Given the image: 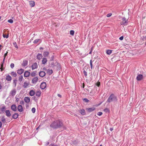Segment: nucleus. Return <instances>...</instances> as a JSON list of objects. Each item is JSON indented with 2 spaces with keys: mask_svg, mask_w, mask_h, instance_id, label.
Listing matches in <instances>:
<instances>
[{
  "mask_svg": "<svg viewBox=\"0 0 146 146\" xmlns=\"http://www.w3.org/2000/svg\"><path fill=\"white\" fill-rule=\"evenodd\" d=\"M24 100L27 103H29L30 101V98L28 97H25L24 98Z\"/></svg>",
  "mask_w": 146,
  "mask_h": 146,
  "instance_id": "obj_11",
  "label": "nucleus"
},
{
  "mask_svg": "<svg viewBox=\"0 0 146 146\" xmlns=\"http://www.w3.org/2000/svg\"><path fill=\"white\" fill-rule=\"evenodd\" d=\"M5 113L6 115L8 117H10L11 115V114L9 110H6L5 111Z\"/></svg>",
  "mask_w": 146,
  "mask_h": 146,
  "instance_id": "obj_23",
  "label": "nucleus"
},
{
  "mask_svg": "<svg viewBox=\"0 0 146 146\" xmlns=\"http://www.w3.org/2000/svg\"><path fill=\"white\" fill-rule=\"evenodd\" d=\"M38 42H41V40L40 39H36L34 40L33 41V43L34 44H37Z\"/></svg>",
  "mask_w": 146,
  "mask_h": 146,
  "instance_id": "obj_30",
  "label": "nucleus"
},
{
  "mask_svg": "<svg viewBox=\"0 0 146 146\" xmlns=\"http://www.w3.org/2000/svg\"><path fill=\"white\" fill-rule=\"evenodd\" d=\"M55 64L56 66H57V69L58 70H60L61 68V66H60V64L57 62H56L55 63Z\"/></svg>",
  "mask_w": 146,
  "mask_h": 146,
  "instance_id": "obj_24",
  "label": "nucleus"
},
{
  "mask_svg": "<svg viewBox=\"0 0 146 146\" xmlns=\"http://www.w3.org/2000/svg\"><path fill=\"white\" fill-rule=\"evenodd\" d=\"M84 100L86 102H87L89 101V100L87 98H84Z\"/></svg>",
  "mask_w": 146,
  "mask_h": 146,
  "instance_id": "obj_49",
  "label": "nucleus"
},
{
  "mask_svg": "<svg viewBox=\"0 0 146 146\" xmlns=\"http://www.w3.org/2000/svg\"><path fill=\"white\" fill-rule=\"evenodd\" d=\"M24 70L23 68L19 69L17 70V73L19 74H21L24 72Z\"/></svg>",
  "mask_w": 146,
  "mask_h": 146,
  "instance_id": "obj_9",
  "label": "nucleus"
},
{
  "mask_svg": "<svg viewBox=\"0 0 146 146\" xmlns=\"http://www.w3.org/2000/svg\"><path fill=\"white\" fill-rule=\"evenodd\" d=\"M2 46V45L0 44V48Z\"/></svg>",
  "mask_w": 146,
  "mask_h": 146,
  "instance_id": "obj_63",
  "label": "nucleus"
},
{
  "mask_svg": "<svg viewBox=\"0 0 146 146\" xmlns=\"http://www.w3.org/2000/svg\"><path fill=\"white\" fill-rule=\"evenodd\" d=\"M5 107L3 106L2 108H0V113H2L5 110Z\"/></svg>",
  "mask_w": 146,
  "mask_h": 146,
  "instance_id": "obj_19",
  "label": "nucleus"
},
{
  "mask_svg": "<svg viewBox=\"0 0 146 146\" xmlns=\"http://www.w3.org/2000/svg\"><path fill=\"white\" fill-rule=\"evenodd\" d=\"M18 114L17 113H15L12 116V118L16 119L18 118Z\"/></svg>",
  "mask_w": 146,
  "mask_h": 146,
  "instance_id": "obj_27",
  "label": "nucleus"
},
{
  "mask_svg": "<svg viewBox=\"0 0 146 146\" xmlns=\"http://www.w3.org/2000/svg\"><path fill=\"white\" fill-rule=\"evenodd\" d=\"M29 85V83L27 82H25L24 83L23 85V87L25 88H27V86Z\"/></svg>",
  "mask_w": 146,
  "mask_h": 146,
  "instance_id": "obj_28",
  "label": "nucleus"
},
{
  "mask_svg": "<svg viewBox=\"0 0 146 146\" xmlns=\"http://www.w3.org/2000/svg\"><path fill=\"white\" fill-rule=\"evenodd\" d=\"M112 50H107L106 53L110 55L112 53Z\"/></svg>",
  "mask_w": 146,
  "mask_h": 146,
  "instance_id": "obj_34",
  "label": "nucleus"
},
{
  "mask_svg": "<svg viewBox=\"0 0 146 146\" xmlns=\"http://www.w3.org/2000/svg\"><path fill=\"white\" fill-rule=\"evenodd\" d=\"M18 110L20 112H22L23 111L22 106L21 105H19L18 107Z\"/></svg>",
  "mask_w": 146,
  "mask_h": 146,
  "instance_id": "obj_16",
  "label": "nucleus"
},
{
  "mask_svg": "<svg viewBox=\"0 0 146 146\" xmlns=\"http://www.w3.org/2000/svg\"><path fill=\"white\" fill-rule=\"evenodd\" d=\"M86 110L88 112H91L94 111L95 110V108L94 107L88 108L86 109Z\"/></svg>",
  "mask_w": 146,
  "mask_h": 146,
  "instance_id": "obj_13",
  "label": "nucleus"
},
{
  "mask_svg": "<svg viewBox=\"0 0 146 146\" xmlns=\"http://www.w3.org/2000/svg\"><path fill=\"white\" fill-rule=\"evenodd\" d=\"M3 64L2 63L1 64V67L2 68L1 69V71H2L4 69H3Z\"/></svg>",
  "mask_w": 146,
  "mask_h": 146,
  "instance_id": "obj_53",
  "label": "nucleus"
},
{
  "mask_svg": "<svg viewBox=\"0 0 146 146\" xmlns=\"http://www.w3.org/2000/svg\"><path fill=\"white\" fill-rule=\"evenodd\" d=\"M10 74L13 77H16L17 76V74L16 72H11Z\"/></svg>",
  "mask_w": 146,
  "mask_h": 146,
  "instance_id": "obj_32",
  "label": "nucleus"
},
{
  "mask_svg": "<svg viewBox=\"0 0 146 146\" xmlns=\"http://www.w3.org/2000/svg\"><path fill=\"white\" fill-rule=\"evenodd\" d=\"M16 91L15 89H14L11 91L10 93V95L13 96L16 94Z\"/></svg>",
  "mask_w": 146,
  "mask_h": 146,
  "instance_id": "obj_7",
  "label": "nucleus"
},
{
  "mask_svg": "<svg viewBox=\"0 0 146 146\" xmlns=\"http://www.w3.org/2000/svg\"><path fill=\"white\" fill-rule=\"evenodd\" d=\"M13 44L15 46V47H16V48H18V47L17 46V43L16 42H15V43H13Z\"/></svg>",
  "mask_w": 146,
  "mask_h": 146,
  "instance_id": "obj_52",
  "label": "nucleus"
},
{
  "mask_svg": "<svg viewBox=\"0 0 146 146\" xmlns=\"http://www.w3.org/2000/svg\"><path fill=\"white\" fill-rule=\"evenodd\" d=\"M80 112L82 115H84L86 114V112L84 109L80 110Z\"/></svg>",
  "mask_w": 146,
  "mask_h": 146,
  "instance_id": "obj_21",
  "label": "nucleus"
},
{
  "mask_svg": "<svg viewBox=\"0 0 146 146\" xmlns=\"http://www.w3.org/2000/svg\"><path fill=\"white\" fill-rule=\"evenodd\" d=\"M48 146H58V145H54L52 144H50Z\"/></svg>",
  "mask_w": 146,
  "mask_h": 146,
  "instance_id": "obj_51",
  "label": "nucleus"
},
{
  "mask_svg": "<svg viewBox=\"0 0 146 146\" xmlns=\"http://www.w3.org/2000/svg\"><path fill=\"white\" fill-rule=\"evenodd\" d=\"M57 95L60 98H61V97H62L61 95L59 94H58Z\"/></svg>",
  "mask_w": 146,
  "mask_h": 146,
  "instance_id": "obj_55",
  "label": "nucleus"
},
{
  "mask_svg": "<svg viewBox=\"0 0 146 146\" xmlns=\"http://www.w3.org/2000/svg\"><path fill=\"white\" fill-rule=\"evenodd\" d=\"M21 104H23L24 103V101L23 100L21 101Z\"/></svg>",
  "mask_w": 146,
  "mask_h": 146,
  "instance_id": "obj_60",
  "label": "nucleus"
},
{
  "mask_svg": "<svg viewBox=\"0 0 146 146\" xmlns=\"http://www.w3.org/2000/svg\"><path fill=\"white\" fill-rule=\"evenodd\" d=\"M128 23V19H127L125 17H123L122 18V21L121 22V25H127Z\"/></svg>",
  "mask_w": 146,
  "mask_h": 146,
  "instance_id": "obj_3",
  "label": "nucleus"
},
{
  "mask_svg": "<svg viewBox=\"0 0 146 146\" xmlns=\"http://www.w3.org/2000/svg\"><path fill=\"white\" fill-rule=\"evenodd\" d=\"M2 88V86L1 85V83L0 82V90Z\"/></svg>",
  "mask_w": 146,
  "mask_h": 146,
  "instance_id": "obj_57",
  "label": "nucleus"
},
{
  "mask_svg": "<svg viewBox=\"0 0 146 146\" xmlns=\"http://www.w3.org/2000/svg\"><path fill=\"white\" fill-rule=\"evenodd\" d=\"M1 120L4 123L6 122L4 116H1L0 117Z\"/></svg>",
  "mask_w": 146,
  "mask_h": 146,
  "instance_id": "obj_20",
  "label": "nucleus"
},
{
  "mask_svg": "<svg viewBox=\"0 0 146 146\" xmlns=\"http://www.w3.org/2000/svg\"><path fill=\"white\" fill-rule=\"evenodd\" d=\"M117 97L114 94H111L109 97L106 101L108 103L114 104L117 101Z\"/></svg>",
  "mask_w": 146,
  "mask_h": 146,
  "instance_id": "obj_1",
  "label": "nucleus"
},
{
  "mask_svg": "<svg viewBox=\"0 0 146 146\" xmlns=\"http://www.w3.org/2000/svg\"><path fill=\"white\" fill-rule=\"evenodd\" d=\"M9 23H12L13 22V21L12 19H10L9 20H8L7 21Z\"/></svg>",
  "mask_w": 146,
  "mask_h": 146,
  "instance_id": "obj_40",
  "label": "nucleus"
},
{
  "mask_svg": "<svg viewBox=\"0 0 146 146\" xmlns=\"http://www.w3.org/2000/svg\"><path fill=\"white\" fill-rule=\"evenodd\" d=\"M113 128L111 127L110 128V130L111 131H112L113 130Z\"/></svg>",
  "mask_w": 146,
  "mask_h": 146,
  "instance_id": "obj_58",
  "label": "nucleus"
},
{
  "mask_svg": "<svg viewBox=\"0 0 146 146\" xmlns=\"http://www.w3.org/2000/svg\"><path fill=\"white\" fill-rule=\"evenodd\" d=\"M30 74V72L28 71H25L24 73V76L25 77H29Z\"/></svg>",
  "mask_w": 146,
  "mask_h": 146,
  "instance_id": "obj_10",
  "label": "nucleus"
},
{
  "mask_svg": "<svg viewBox=\"0 0 146 146\" xmlns=\"http://www.w3.org/2000/svg\"><path fill=\"white\" fill-rule=\"evenodd\" d=\"M32 70H33L35 69H36L38 67V65L36 62H35L33 63L31 66Z\"/></svg>",
  "mask_w": 146,
  "mask_h": 146,
  "instance_id": "obj_4",
  "label": "nucleus"
},
{
  "mask_svg": "<svg viewBox=\"0 0 146 146\" xmlns=\"http://www.w3.org/2000/svg\"><path fill=\"white\" fill-rule=\"evenodd\" d=\"M58 125H59V127L63 126V124L62 122L59 120V122L58 123Z\"/></svg>",
  "mask_w": 146,
  "mask_h": 146,
  "instance_id": "obj_35",
  "label": "nucleus"
},
{
  "mask_svg": "<svg viewBox=\"0 0 146 146\" xmlns=\"http://www.w3.org/2000/svg\"><path fill=\"white\" fill-rule=\"evenodd\" d=\"M14 66V64L13 63H11L10 65V67L12 68H13Z\"/></svg>",
  "mask_w": 146,
  "mask_h": 146,
  "instance_id": "obj_45",
  "label": "nucleus"
},
{
  "mask_svg": "<svg viewBox=\"0 0 146 146\" xmlns=\"http://www.w3.org/2000/svg\"><path fill=\"white\" fill-rule=\"evenodd\" d=\"M92 48H93L92 47V48H91V50L90 51V52H89V54H90L92 53Z\"/></svg>",
  "mask_w": 146,
  "mask_h": 146,
  "instance_id": "obj_56",
  "label": "nucleus"
},
{
  "mask_svg": "<svg viewBox=\"0 0 146 146\" xmlns=\"http://www.w3.org/2000/svg\"><path fill=\"white\" fill-rule=\"evenodd\" d=\"M30 5L32 7H34L35 5V3L33 1H30Z\"/></svg>",
  "mask_w": 146,
  "mask_h": 146,
  "instance_id": "obj_25",
  "label": "nucleus"
},
{
  "mask_svg": "<svg viewBox=\"0 0 146 146\" xmlns=\"http://www.w3.org/2000/svg\"><path fill=\"white\" fill-rule=\"evenodd\" d=\"M6 79L8 81H10L12 79V77L10 75H7L6 76Z\"/></svg>",
  "mask_w": 146,
  "mask_h": 146,
  "instance_id": "obj_14",
  "label": "nucleus"
},
{
  "mask_svg": "<svg viewBox=\"0 0 146 146\" xmlns=\"http://www.w3.org/2000/svg\"><path fill=\"white\" fill-rule=\"evenodd\" d=\"M23 80V76L22 75H20L19 77V80L20 82H21Z\"/></svg>",
  "mask_w": 146,
  "mask_h": 146,
  "instance_id": "obj_29",
  "label": "nucleus"
},
{
  "mask_svg": "<svg viewBox=\"0 0 146 146\" xmlns=\"http://www.w3.org/2000/svg\"><path fill=\"white\" fill-rule=\"evenodd\" d=\"M7 53H8V52H6L5 54L4 55V60L5 59V57L7 56Z\"/></svg>",
  "mask_w": 146,
  "mask_h": 146,
  "instance_id": "obj_50",
  "label": "nucleus"
},
{
  "mask_svg": "<svg viewBox=\"0 0 146 146\" xmlns=\"http://www.w3.org/2000/svg\"><path fill=\"white\" fill-rule=\"evenodd\" d=\"M46 70V68H45V67L43 68V70L45 71V70Z\"/></svg>",
  "mask_w": 146,
  "mask_h": 146,
  "instance_id": "obj_61",
  "label": "nucleus"
},
{
  "mask_svg": "<svg viewBox=\"0 0 146 146\" xmlns=\"http://www.w3.org/2000/svg\"><path fill=\"white\" fill-rule=\"evenodd\" d=\"M47 61V59L45 58H43L42 60V64H45Z\"/></svg>",
  "mask_w": 146,
  "mask_h": 146,
  "instance_id": "obj_31",
  "label": "nucleus"
},
{
  "mask_svg": "<svg viewBox=\"0 0 146 146\" xmlns=\"http://www.w3.org/2000/svg\"><path fill=\"white\" fill-rule=\"evenodd\" d=\"M104 111L106 112H108L109 110L108 108H106L104 110Z\"/></svg>",
  "mask_w": 146,
  "mask_h": 146,
  "instance_id": "obj_42",
  "label": "nucleus"
},
{
  "mask_svg": "<svg viewBox=\"0 0 146 146\" xmlns=\"http://www.w3.org/2000/svg\"><path fill=\"white\" fill-rule=\"evenodd\" d=\"M111 15H112V14H111V13H109L107 15V17H110V16H111Z\"/></svg>",
  "mask_w": 146,
  "mask_h": 146,
  "instance_id": "obj_48",
  "label": "nucleus"
},
{
  "mask_svg": "<svg viewBox=\"0 0 146 146\" xmlns=\"http://www.w3.org/2000/svg\"><path fill=\"white\" fill-rule=\"evenodd\" d=\"M70 34L72 35H73L74 34V31L73 30H71L70 31Z\"/></svg>",
  "mask_w": 146,
  "mask_h": 146,
  "instance_id": "obj_41",
  "label": "nucleus"
},
{
  "mask_svg": "<svg viewBox=\"0 0 146 146\" xmlns=\"http://www.w3.org/2000/svg\"><path fill=\"white\" fill-rule=\"evenodd\" d=\"M3 37L4 38H7L9 37V35L8 34L6 35L4 34H3Z\"/></svg>",
  "mask_w": 146,
  "mask_h": 146,
  "instance_id": "obj_39",
  "label": "nucleus"
},
{
  "mask_svg": "<svg viewBox=\"0 0 146 146\" xmlns=\"http://www.w3.org/2000/svg\"><path fill=\"white\" fill-rule=\"evenodd\" d=\"M99 146H102V145H100Z\"/></svg>",
  "mask_w": 146,
  "mask_h": 146,
  "instance_id": "obj_64",
  "label": "nucleus"
},
{
  "mask_svg": "<svg viewBox=\"0 0 146 146\" xmlns=\"http://www.w3.org/2000/svg\"><path fill=\"white\" fill-rule=\"evenodd\" d=\"M36 73L35 72H33L31 74V75L32 76H34L35 75Z\"/></svg>",
  "mask_w": 146,
  "mask_h": 146,
  "instance_id": "obj_38",
  "label": "nucleus"
},
{
  "mask_svg": "<svg viewBox=\"0 0 146 146\" xmlns=\"http://www.w3.org/2000/svg\"><path fill=\"white\" fill-rule=\"evenodd\" d=\"M123 36H121V37H120L119 38V39L121 40H123Z\"/></svg>",
  "mask_w": 146,
  "mask_h": 146,
  "instance_id": "obj_54",
  "label": "nucleus"
},
{
  "mask_svg": "<svg viewBox=\"0 0 146 146\" xmlns=\"http://www.w3.org/2000/svg\"><path fill=\"white\" fill-rule=\"evenodd\" d=\"M46 84L45 82L42 83L40 85V88L42 89H44L46 87Z\"/></svg>",
  "mask_w": 146,
  "mask_h": 146,
  "instance_id": "obj_5",
  "label": "nucleus"
},
{
  "mask_svg": "<svg viewBox=\"0 0 146 146\" xmlns=\"http://www.w3.org/2000/svg\"><path fill=\"white\" fill-rule=\"evenodd\" d=\"M2 126V123L0 121V127H1Z\"/></svg>",
  "mask_w": 146,
  "mask_h": 146,
  "instance_id": "obj_62",
  "label": "nucleus"
},
{
  "mask_svg": "<svg viewBox=\"0 0 146 146\" xmlns=\"http://www.w3.org/2000/svg\"><path fill=\"white\" fill-rule=\"evenodd\" d=\"M11 109L15 111L17 110V107L16 106V105L15 104L11 106Z\"/></svg>",
  "mask_w": 146,
  "mask_h": 146,
  "instance_id": "obj_15",
  "label": "nucleus"
},
{
  "mask_svg": "<svg viewBox=\"0 0 146 146\" xmlns=\"http://www.w3.org/2000/svg\"><path fill=\"white\" fill-rule=\"evenodd\" d=\"M53 72V71L52 70H48L47 71V72L48 73L49 75H51Z\"/></svg>",
  "mask_w": 146,
  "mask_h": 146,
  "instance_id": "obj_33",
  "label": "nucleus"
},
{
  "mask_svg": "<svg viewBox=\"0 0 146 146\" xmlns=\"http://www.w3.org/2000/svg\"><path fill=\"white\" fill-rule=\"evenodd\" d=\"M17 80L16 79H15L13 80V83L15 84V86H16L17 84Z\"/></svg>",
  "mask_w": 146,
  "mask_h": 146,
  "instance_id": "obj_37",
  "label": "nucleus"
},
{
  "mask_svg": "<svg viewBox=\"0 0 146 146\" xmlns=\"http://www.w3.org/2000/svg\"><path fill=\"white\" fill-rule=\"evenodd\" d=\"M83 73L85 76H87V72L85 70L84 71Z\"/></svg>",
  "mask_w": 146,
  "mask_h": 146,
  "instance_id": "obj_47",
  "label": "nucleus"
},
{
  "mask_svg": "<svg viewBox=\"0 0 146 146\" xmlns=\"http://www.w3.org/2000/svg\"><path fill=\"white\" fill-rule=\"evenodd\" d=\"M38 80V78L37 77L34 78L32 80V82L33 83H36Z\"/></svg>",
  "mask_w": 146,
  "mask_h": 146,
  "instance_id": "obj_17",
  "label": "nucleus"
},
{
  "mask_svg": "<svg viewBox=\"0 0 146 146\" xmlns=\"http://www.w3.org/2000/svg\"><path fill=\"white\" fill-rule=\"evenodd\" d=\"M28 61L26 60H23V63L22 64V65L24 67L26 66L28 64Z\"/></svg>",
  "mask_w": 146,
  "mask_h": 146,
  "instance_id": "obj_12",
  "label": "nucleus"
},
{
  "mask_svg": "<svg viewBox=\"0 0 146 146\" xmlns=\"http://www.w3.org/2000/svg\"><path fill=\"white\" fill-rule=\"evenodd\" d=\"M49 54V52H48L46 51L44 52L43 55L44 56H48Z\"/></svg>",
  "mask_w": 146,
  "mask_h": 146,
  "instance_id": "obj_36",
  "label": "nucleus"
},
{
  "mask_svg": "<svg viewBox=\"0 0 146 146\" xmlns=\"http://www.w3.org/2000/svg\"><path fill=\"white\" fill-rule=\"evenodd\" d=\"M39 76L41 77H43L45 76L46 75L45 72L43 71H40V72L39 73Z\"/></svg>",
  "mask_w": 146,
  "mask_h": 146,
  "instance_id": "obj_6",
  "label": "nucleus"
},
{
  "mask_svg": "<svg viewBox=\"0 0 146 146\" xmlns=\"http://www.w3.org/2000/svg\"><path fill=\"white\" fill-rule=\"evenodd\" d=\"M102 114V113L101 112H99L97 113V114L99 116H101V115Z\"/></svg>",
  "mask_w": 146,
  "mask_h": 146,
  "instance_id": "obj_46",
  "label": "nucleus"
},
{
  "mask_svg": "<svg viewBox=\"0 0 146 146\" xmlns=\"http://www.w3.org/2000/svg\"><path fill=\"white\" fill-rule=\"evenodd\" d=\"M41 94V92L40 90H38L36 91V95L38 97H40Z\"/></svg>",
  "mask_w": 146,
  "mask_h": 146,
  "instance_id": "obj_18",
  "label": "nucleus"
},
{
  "mask_svg": "<svg viewBox=\"0 0 146 146\" xmlns=\"http://www.w3.org/2000/svg\"><path fill=\"white\" fill-rule=\"evenodd\" d=\"M59 122V120H56L52 123L50 125L51 127L54 128H57L59 127V125H58V123Z\"/></svg>",
  "mask_w": 146,
  "mask_h": 146,
  "instance_id": "obj_2",
  "label": "nucleus"
},
{
  "mask_svg": "<svg viewBox=\"0 0 146 146\" xmlns=\"http://www.w3.org/2000/svg\"><path fill=\"white\" fill-rule=\"evenodd\" d=\"M42 57V55L41 54H38L36 56V58L39 60H40Z\"/></svg>",
  "mask_w": 146,
  "mask_h": 146,
  "instance_id": "obj_22",
  "label": "nucleus"
},
{
  "mask_svg": "<svg viewBox=\"0 0 146 146\" xmlns=\"http://www.w3.org/2000/svg\"><path fill=\"white\" fill-rule=\"evenodd\" d=\"M90 65L91 66V68L92 69V60H91L90 61Z\"/></svg>",
  "mask_w": 146,
  "mask_h": 146,
  "instance_id": "obj_44",
  "label": "nucleus"
},
{
  "mask_svg": "<svg viewBox=\"0 0 146 146\" xmlns=\"http://www.w3.org/2000/svg\"><path fill=\"white\" fill-rule=\"evenodd\" d=\"M31 111H32V112L33 113H35V108H32V110H31Z\"/></svg>",
  "mask_w": 146,
  "mask_h": 146,
  "instance_id": "obj_43",
  "label": "nucleus"
},
{
  "mask_svg": "<svg viewBox=\"0 0 146 146\" xmlns=\"http://www.w3.org/2000/svg\"><path fill=\"white\" fill-rule=\"evenodd\" d=\"M143 78V76L142 74L138 75L136 79L137 80L140 81Z\"/></svg>",
  "mask_w": 146,
  "mask_h": 146,
  "instance_id": "obj_8",
  "label": "nucleus"
},
{
  "mask_svg": "<svg viewBox=\"0 0 146 146\" xmlns=\"http://www.w3.org/2000/svg\"><path fill=\"white\" fill-rule=\"evenodd\" d=\"M97 85L98 86H99L100 85V83H97Z\"/></svg>",
  "mask_w": 146,
  "mask_h": 146,
  "instance_id": "obj_59",
  "label": "nucleus"
},
{
  "mask_svg": "<svg viewBox=\"0 0 146 146\" xmlns=\"http://www.w3.org/2000/svg\"><path fill=\"white\" fill-rule=\"evenodd\" d=\"M35 94V92L33 90H31L29 92V94L31 96H33Z\"/></svg>",
  "mask_w": 146,
  "mask_h": 146,
  "instance_id": "obj_26",
  "label": "nucleus"
}]
</instances>
